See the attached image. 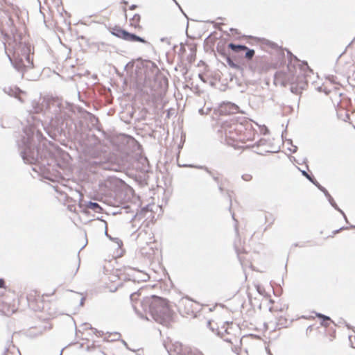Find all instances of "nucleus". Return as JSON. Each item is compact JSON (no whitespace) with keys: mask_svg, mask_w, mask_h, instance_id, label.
Returning a JSON list of instances; mask_svg holds the SVG:
<instances>
[{"mask_svg":"<svg viewBox=\"0 0 355 355\" xmlns=\"http://www.w3.org/2000/svg\"><path fill=\"white\" fill-rule=\"evenodd\" d=\"M228 47L236 53H239L241 51L248 49V47L245 45L235 44L233 43L229 44Z\"/></svg>","mask_w":355,"mask_h":355,"instance_id":"dca6fc26","label":"nucleus"},{"mask_svg":"<svg viewBox=\"0 0 355 355\" xmlns=\"http://www.w3.org/2000/svg\"><path fill=\"white\" fill-rule=\"evenodd\" d=\"M111 33L113 35L128 42H140L145 44L148 43L144 38L137 36L135 34L130 33L118 26L112 28Z\"/></svg>","mask_w":355,"mask_h":355,"instance_id":"9b49d317","label":"nucleus"},{"mask_svg":"<svg viewBox=\"0 0 355 355\" xmlns=\"http://www.w3.org/2000/svg\"><path fill=\"white\" fill-rule=\"evenodd\" d=\"M245 51H246V53H245V57L248 60L252 59L253 58V56L254 55V51L253 49H249L248 48Z\"/></svg>","mask_w":355,"mask_h":355,"instance_id":"6ab92c4d","label":"nucleus"},{"mask_svg":"<svg viewBox=\"0 0 355 355\" xmlns=\"http://www.w3.org/2000/svg\"><path fill=\"white\" fill-rule=\"evenodd\" d=\"M135 8H136V6H135V5H132V6L130 7V10H134Z\"/></svg>","mask_w":355,"mask_h":355,"instance_id":"c85d7f7f","label":"nucleus"},{"mask_svg":"<svg viewBox=\"0 0 355 355\" xmlns=\"http://www.w3.org/2000/svg\"><path fill=\"white\" fill-rule=\"evenodd\" d=\"M227 62L229 64L230 66H231L232 67H234V68H236L237 67V65L236 64H234L230 58H227Z\"/></svg>","mask_w":355,"mask_h":355,"instance_id":"b1692460","label":"nucleus"},{"mask_svg":"<svg viewBox=\"0 0 355 355\" xmlns=\"http://www.w3.org/2000/svg\"><path fill=\"white\" fill-rule=\"evenodd\" d=\"M140 304L145 312H149L157 322L168 325L173 319L174 311L168 300L152 295L144 298Z\"/></svg>","mask_w":355,"mask_h":355,"instance_id":"f03ea898","label":"nucleus"},{"mask_svg":"<svg viewBox=\"0 0 355 355\" xmlns=\"http://www.w3.org/2000/svg\"><path fill=\"white\" fill-rule=\"evenodd\" d=\"M82 103H83V104H86V103H85V102L84 101H82Z\"/></svg>","mask_w":355,"mask_h":355,"instance_id":"f704fd0d","label":"nucleus"},{"mask_svg":"<svg viewBox=\"0 0 355 355\" xmlns=\"http://www.w3.org/2000/svg\"><path fill=\"white\" fill-rule=\"evenodd\" d=\"M3 91L8 95L17 98L21 103H24L26 101L27 96L26 93L17 87H6L3 89Z\"/></svg>","mask_w":355,"mask_h":355,"instance_id":"f8f14e48","label":"nucleus"},{"mask_svg":"<svg viewBox=\"0 0 355 355\" xmlns=\"http://www.w3.org/2000/svg\"><path fill=\"white\" fill-rule=\"evenodd\" d=\"M350 340L354 348H355V333L354 335L350 336Z\"/></svg>","mask_w":355,"mask_h":355,"instance_id":"393cba45","label":"nucleus"},{"mask_svg":"<svg viewBox=\"0 0 355 355\" xmlns=\"http://www.w3.org/2000/svg\"><path fill=\"white\" fill-rule=\"evenodd\" d=\"M78 98H80V92L78 93Z\"/></svg>","mask_w":355,"mask_h":355,"instance_id":"72a5a7b5","label":"nucleus"},{"mask_svg":"<svg viewBox=\"0 0 355 355\" xmlns=\"http://www.w3.org/2000/svg\"><path fill=\"white\" fill-rule=\"evenodd\" d=\"M138 87L144 95L148 96V101L152 103L154 109H164V96L168 89L166 78L160 76L153 79L146 77L143 84H138Z\"/></svg>","mask_w":355,"mask_h":355,"instance_id":"7ed1b4c3","label":"nucleus"},{"mask_svg":"<svg viewBox=\"0 0 355 355\" xmlns=\"http://www.w3.org/2000/svg\"><path fill=\"white\" fill-rule=\"evenodd\" d=\"M315 315L317 318L322 320L320 324L322 326H323L324 327H329L331 324H334V321L330 318H329L323 314L316 313Z\"/></svg>","mask_w":355,"mask_h":355,"instance_id":"2eb2a0df","label":"nucleus"},{"mask_svg":"<svg viewBox=\"0 0 355 355\" xmlns=\"http://www.w3.org/2000/svg\"><path fill=\"white\" fill-rule=\"evenodd\" d=\"M220 326L218 325V322L214 320L208 322V326L212 331L216 333L225 341L234 346H237L241 343L240 331L232 322H220Z\"/></svg>","mask_w":355,"mask_h":355,"instance_id":"423d86ee","label":"nucleus"},{"mask_svg":"<svg viewBox=\"0 0 355 355\" xmlns=\"http://www.w3.org/2000/svg\"><path fill=\"white\" fill-rule=\"evenodd\" d=\"M65 105L67 103L58 98L44 97L40 98L38 102L33 101V107L38 111H62Z\"/></svg>","mask_w":355,"mask_h":355,"instance_id":"6e6552de","label":"nucleus"},{"mask_svg":"<svg viewBox=\"0 0 355 355\" xmlns=\"http://www.w3.org/2000/svg\"><path fill=\"white\" fill-rule=\"evenodd\" d=\"M5 51L13 67L22 77L25 72L33 69V62L31 59V46L26 43L17 42L16 38L9 39L4 44Z\"/></svg>","mask_w":355,"mask_h":355,"instance_id":"f257e3e1","label":"nucleus"},{"mask_svg":"<svg viewBox=\"0 0 355 355\" xmlns=\"http://www.w3.org/2000/svg\"><path fill=\"white\" fill-rule=\"evenodd\" d=\"M48 295H40L35 289H31L27 294V300L30 306L34 309H42L44 308V297Z\"/></svg>","mask_w":355,"mask_h":355,"instance_id":"1a4fd4ad","label":"nucleus"},{"mask_svg":"<svg viewBox=\"0 0 355 355\" xmlns=\"http://www.w3.org/2000/svg\"><path fill=\"white\" fill-rule=\"evenodd\" d=\"M82 103H83V104H86V103H85V102L84 101H82Z\"/></svg>","mask_w":355,"mask_h":355,"instance_id":"e433bc0d","label":"nucleus"},{"mask_svg":"<svg viewBox=\"0 0 355 355\" xmlns=\"http://www.w3.org/2000/svg\"><path fill=\"white\" fill-rule=\"evenodd\" d=\"M171 110H172L171 108H167V109L164 110V111L169 112V111H171Z\"/></svg>","mask_w":355,"mask_h":355,"instance_id":"7c9ffc66","label":"nucleus"},{"mask_svg":"<svg viewBox=\"0 0 355 355\" xmlns=\"http://www.w3.org/2000/svg\"><path fill=\"white\" fill-rule=\"evenodd\" d=\"M304 175H305L309 180H311L312 182L314 183L313 180L311 179V178L306 173L303 172Z\"/></svg>","mask_w":355,"mask_h":355,"instance_id":"bb28decb","label":"nucleus"},{"mask_svg":"<svg viewBox=\"0 0 355 355\" xmlns=\"http://www.w3.org/2000/svg\"><path fill=\"white\" fill-rule=\"evenodd\" d=\"M0 288H4L5 291H8L6 287V282L3 279H0Z\"/></svg>","mask_w":355,"mask_h":355,"instance_id":"5701e85b","label":"nucleus"},{"mask_svg":"<svg viewBox=\"0 0 355 355\" xmlns=\"http://www.w3.org/2000/svg\"><path fill=\"white\" fill-rule=\"evenodd\" d=\"M88 207L96 211L97 209H100V206L96 202H90Z\"/></svg>","mask_w":355,"mask_h":355,"instance_id":"aec40b11","label":"nucleus"},{"mask_svg":"<svg viewBox=\"0 0 355 355\" xmlns=\"http://www.w3.org/2000/svg\"><path fill=\"white\" fill-rule=\"evenodd\" d=\"M354 114H355V112H350V114L349 112H340L338 117L342 119L345 121H348L349 123L352 124L354 126V124L350 118V116Z\"/></svg>","mask_w":355,"mask_h":355,"instance_id":"f3484780","label":"nucleus"},{"mask_svg":"<svg viewBox=\"0 0 355 355\" xmlns=\"http://www.w3.org/2000/svg\"><path fill=\"white\" fill-rule=\"evenodd\" d=\"M286 72L284 71H277L275 74L274 83L276 85L285 86L286 85Z\"/></svg>","mask_w":355,"mask_h":355,"instance_id":"4468645a","label":"nucleus"},{"mask_svg":"<svg viewBox=\"0 0 355 355\" xmlns=\"http://www.w3.org/2000/svg\"><path fill=\"white\" fill-rule=\"evenodd\" d=\"M78 111H79V112H81V111H85V109H84L83 107H79V108H78Z\"/></svg>","mask_w":355,"mask_h":355,"instance_id":"c756f323","label":"nucleus"},{"mask_svg":"<svg viewBox=\"0 0 355 355\" xmlns=\"http://www.w3.org/2000/svg\"><path fill=\"white\" fill-rule=\"evenodd\" d=\"M161 41H162V42H168V38H165V37H164V38H162V39H161Z\"/></svg>","mask_w":355,"mask_h":355,"instance_id":"cd10ccee","label":"nucleus"},{"mask_svg":"<svg viewBox=\"0 0 355 355\" xmlns=\"http://www.w3.org/2000/svg\"><path fill=\"white\" fill-rule=\"evenodd\" d=\"M289 107L291 109V111H293L295 110V107Z\"/></svg>","mask_w":355,"mask_h":355,"instance_id":"2f4dec72","label":"nucleus"},{"mask_svg":"<svg viewBox=\"0 0 355 355\" xmlns=\"http://www.w3.org/2000/svg\"><path fill=\"white\" fill-rule=\"evenodd\" d=\"M141 17L138 14H135L131 19V24L137 27L140 21Z\"/></svg>","mask_w":355,"mask_h":355,"instance_id":"a211bd4d","label":"nucleus"},{"mask_svg":"<svg viewBox=\"0 0 355 355\" xmlns=\"http://www.w3.org/2000/svg\"><path fill=\"white\" fill-rule=\"evenodd\" d=\"M230 31H236V30H235V29H234V28H231V29H230Z\"/></svg>","mask_w":355,"mask_h":355,"instance_id":"473e14b6","label":"nucleus"},{"mask_svg":"<svg viewBox=\"0 0 355 355\" xmlns=\"http://www.w3.org/2000/svg\"><path fill=\"white\" fill-rule=\"evenodd\" d=\"M312 70L306 62L300 63L296 57L294 60L291 59L288 64L286 72V85H291V91L297 93L299 89H304L306 85V77Z\"/></svg>","mask_w":355,"mask_h":355,"instance_id":"39448f33","label":"nucleus"},{"mask_svg":"<svg viewBox=\"0 0 355 355\" xmlns=\"http://www.w3.org/2000/svg\"><path fill=\"white\" fill-rule=\"evenodd\" d=\"M196 304L189 299L182 300L179 303L178 310L181 315L187 318L196 316Z\"/></svg>","mask_w":355,"mask_h":355,"instance_id":"9d476101","label":"nucleus"},{"mask_svg":"<svg viewBox=\"0 0 355 355\" xmlns=\"http://www.w3.org/2000/svg\"><path fill=\"white\" fill-rule=\"evenodd\" d=\"M156 250H157V249L155 247V242H150V243L146 244V245L143 246L141 248V254L148 258H152L155 254Z\"/></svg>","mask_w":355,"mask_h":355,"instance_id":"ddd939ff","label":"nucleus"},{"mask_svg":"<svg viewBox=\"0 0 355 355\" xmlns=\"http://www.w3.org/2000/svg\"><path fill=\"white\" fill-rule=\"evenodd\" d=\"M19 299L15 292L6 291L0 296V311L6 315H11L18 309Z\"/></svg>","mask_w":355,"mask_h":355,"instance_id":"0eeeda50","label":"nucleus"},{"mask_svg":"<svg viewBox=\"0 0 355 355\" xmlns=\"http://www.w3.org/2000/svg\"><path fill=\"white\" fill-rule=\"evenodd\" d=\"M227 143L234 147L241 148L248 141L254 139L256 132L251 121L243 119L234 122L225 129Z\"/></svg>","mask_w":355,"mask_h":355,"instance_id":"20e7f679","label":"nucleus"},{"mask_svg":"<svg viewBox=\"0 0 355 355\" xmlns=\"http://www.w3.org/2000/svg\"><path fill=\"white\" fill-rule=\"evenodd\" d=\"M256 288L261 295H265V290L260 285H257Z\"/></svg>","mask_w":355,"mask_h":355,"instance_id":"4be33fe9","label":"nucleus"},{"mask_svg":"<svg viewBox=\"0 0 355 355\" xmlns=\"http://www.w3.org/2000/svg\"><path fill=\"white\" fill-rule=\"evenodd\" d=\"M229 108L230 109H234V110H236L238 108V107L234 105V104H229Z\"/></svg>","mask_w":355,"mask_h":355,"instance_id":"a878e982","label":"nucleus"},{"mask_svg":"<svg viewBox=\"0 0 355 355\" xmlns=\"http://www.w3.org/2000/svg\"><path fill=\"white\" fill-rule=\"evenodd\" d=\"M242 178L245 180V181H250L252 180V175L251 174H248V173H246V174H243L242 175Z\"/></svg>","mask_w":355,"mask_h":355,"instance_id":"412c9836","label":"nucleus"},{"mask_svg":"<svg viewBox=\"0 0 355 355\" xmlns=\"http://www.w3.org/2000/svg\"><path fill=\"white\" fill-rule=\"evenodd\" d=\"M82 103H83V104H86V103H85V102L84 101H82Z\"/></svg>","mask_w":355,"mask_h":355,"instance_id":"c9c22d12","label":"nucleus"}]
</instances>
